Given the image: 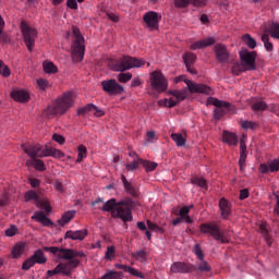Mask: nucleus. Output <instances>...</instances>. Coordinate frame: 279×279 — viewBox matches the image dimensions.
Here are the masks:
<instances>
[{"mask_svg":"<svg viewBox=\"0 0 279 279\" xmlns=\"http://www.w3.org/2000/svg\"><path fill=\"white\" fill-rule=\"evenodd\" d=\"M104 213H111L113 219H121L124 223H128L134 219L132 216V204L129 202H117L116 198H111L104 203L102 208Z\"/></svg>","mask_w":279,"mask_h":279,"instance_id":"1","label":"nucleus"},{"mask_svg":"<svg viewBox=\"0 0 279 279\" xmlns=\"http://www.w3.org/2000/svg\"><path fill=\"white\" fill-rule=\"evenodd\" d=\"M23 151L29 156V158H47L51 156L52 158H63L64 153L56 149L53 147H45L40 146L39 144L35 145H27L23 144L22 145Z\"/></svg>","mask_w":279,"mask_h":279,"instance_id":"2","label":"nucleus"},{"mask_svg":"<svg viewBox=\"0 0 279 279\" xmlns=\"http://www.w3.org/2000/svg\"><path fill=\"white\" fill-rule=\"evenodd\" d=\"M44 252H50V254L58 256L59 258H61V260H68V263H71V260H76V267H80V259L77 258H86V254H84V252L73 248L45 246Z\"/></svg>","mask_w":279,"mask_h":279,"instance_id":"3","label":"nucleus"},{"mask_svg":"<svg viewBox=\"0 0 279 279\" xmlns=\"http://www.w3.org/2000/svg\"><path fill=\"white\" fill-rule=\"evenodd\" d=\"M73 106V93L68 92L61 98H58L53 106H48L45 110L47 117H56V114H64L69 108Z\"/></svg>","mask_w":279,"mask_h":279,"instance_id":"4","label":"nucleus"},{"mask_svg":"<svg viewBox=\"0 0 279 279\" xmlns=\"http://www.w3.org/2000/svg\"><path fill=\"white\" fill-rule=\"evenodd\" d=\"M145 64L146 62L143 59L123 56L111 62V70L123 73V71H130V69H141V66H145Z\"/></svg>","mask_w":279,"mask_h":279,"instance_id":"5","label":"nucleus"},{"mask_svg":"<svg viewBox=\"0 0 279 279\" xmlns=\"http://www.w3.org/2000/svg\"><path fill=\"white\" fill-rule=\"evenodd\" d=\"M72 60L73 62H82L86 51V46L84 45V36H82V33L77 26L72 27Z\"/></svg>","mask_w":279,"mask_h":279,"instance_id":"6","label":"nucleus"},{"mask_svg":"<svg viewBox=\"0 0 279 279\" xmlns=\"http://www.w3.org/2000/svg\"><path fill=\"white\" fill-rule=\"evenodd\" d=\"M199 230L202 234H209V236H213L215 241H220V243H229V239L226 236L223 232H221V229L219 228V225H213V223H202L199 226Z\"/></svg>","mask_w":279,"mask_h":279,"instance_id":"7","label":"nucleus"},{"mask_svg":"<svg viewBox=\"0 0 279 279\" xmlns=\"http://www.w3.org/2000/svg\"><path fill=\"white\" fill-rule=\"evenodd\" d=\"M21 31L24 38L25 46L28 51H33L36 45V38H38V32L36 28H32V26L27 25V23H21Z\"/></svg>","mask_w":279,"mask_h":279,"instance_id":"8","label":"nucleus"},{"mask_svg":"<svg viewBox=\"0 0 279 279\" xmlns=\"http://www.w3.org/2000/svg\"><path fill=\"white\" fill-rule=\"evenodd\" d=\"M207 104L208 106H215L214 118L217 119V121L223 118L226 112L230 110V102L219 100L218 98H215V97H209L207 99Z\"/></svg>","mask_w":279,"mask_h":279,"instance_id":"9","label":"nucleus"},{"mask_svg":"<svg viewBox=\"0 0 279 279\" xmlns=\"http://www.w3.org/2000/svg\"><path fill=\"white\" fill-rule=\"evenodd\" d=\"M76 268H77V260L60 263L56 266L53 270L47 271V278L58 276V274H62L63 276H71L73 269H76Z\"/></svg>","mask_w":279,"mask_h":279,"instance_id":"10","label":"nucleus"},{"mask_svg":"<svg viewBox=\"0 0 279 279\" xmlns=\"http://www.w3.org/2000/svg\"><path fill=\"white\" fill-rule=\"evenodd\" d=\"M150 85L157 93H165V90H167L168 83L162 72L154 71L150 73Z\"/></svg>","mask_w":279,"mask_h":279,"instance_id":"11","label":"nucleus"},{"mask_svg":"<svg viewBox=\"0 0 279 279\" xmlns=\"http://www.w3.org/2000/svg\"><path fill=\"white\" fill-rule=\"evenodd\" d=\"M240 60L247 71H256V51H240Z\"/></svg>","mask_w":279,"mask_h":279,"instance_id":"12","label":"nucleus"},{"mask_svg":"<svg viewBox=\"0 0 279 279\" xmlns=\"http://www.w3.org/2000/svg\"><path fill=\"white\" fill-rule=\"evenodd\" d=\"M102 90L108 93V95H121L123 93V86L117 83V80L111 78L101 82Z\"/></svg>","mask_w":279,"mask_h":279,"instance_id":"13","label":"nucleus"},{"mask_svg":"<svg viewBox=\"0 0 279 279\" xmlns=\"http://www.w3.org/2000/svg\"><path fill=\"white\" fill-rule=\"evenodd\" d=\"M184 83L192 94L202 93L203 95H213V88H210L208 85L197 84L189 80H184Z\"/></svg>","mask_w":279,"mask_h":279,"instance_id":"14","label":"nucleus"},{"mask_svg":"<svg viewBox=\"0 0 279 279\" xmlns=\"http://www.w3.org/2000/svg\"><path fill=\"white\" fill-rule=\"evenodd\" d=\"M214 51L216 54V60H218V62H221V64H226V62L230 60V52L228 51V48L222 44H216L214 47Z\"/></svg>","mask_w":279,"mask_h":279,"instance_id":"15","label":"nucleus"},{"mask_svg":"<svg viewBox=\"0 0 279 279\" xmlns=\"http://www.w3.org/2000/svg\"><path fill=\"white\" fill-rule=\"evenodd\" d=\"M170 271L171 274H191V271H195V267L183 262H175L171 265Z\"/></svg>","mask_w":279,"mask_h":279,"instance_id":"16","label":"nucleus"},{"mask_svg":"<svg viewBox=\"0 0 279 279\" xmlns=\"http://www.w3.org/2000/svg\"><path fill=\"white\" fill-rule=\"evenodd\" d=\"M158 21H160V17H158V14L154 11H149L144 15V23L151 32L158 29Z\"/></svg>","mask_w":279,"mask_h":279,"instance_id":"17","label":"nucleus"},{"mask_svg":"<svg viewBox=\"0 0 279 279\" xmlns=\"http://www.w3.org/2000/svg\"><path fill=\"white\" fill-rule=\"evenodd\" d=\"M259 173H276V171H279V158L275 159L272 161H269L268 165L267 163H260L259 168Z\"/></svg>","mask_w":279,"mask_h":279,"instance_id":"18","label":"nucleus"},{"mask_svg":"<svg viewBox=\"0 0 279 279\" xmlns=\"http://www.w3.org/2000/svg\"><path fill=\"white\" fill-rule=\"evenodd\" d=\"M215 43H216L215 37H207L205 39H201L198 41L193 43L190 46V49L192 51H197V49H205V47H213Z\"/></svg>","mask_w":279,"mask_h":279,"instance_id":"19","label":"nucleus"},{"mask_svg":"<svg viewBox=\"0 0 279 279\" xmlns=\"http://www.w3.org/2000/svg\"><path fill=\"white\" fill-rule=\"evenodd\" d=\"M88 236V230H76V231H66L65 239H71L72 241H84Z\"/></svg>","mask_w":279,"mask_h":279,"instance_id":"20","label":"nucleus"},{"mask_svg":"<svg viewBox=\"0 0 279 279\" xmlns=\"http://www.w3.org/2000/svg\"><path fill=\"white\" fill-rule=\"evenodd\" d=\"M219 208L221 210L222 219H228L230 215H232V207L230 205V202H228V199H226L225 197L220 198Z\"/></svg>","mask_w":279,"mask_h":279,"instance_id":"21","label":"nucleus"},{"mask_svg":"<svg viewBox=\"0 0 279 279\" xmlns=\"http://www.w3.org/2000/svg\"><path fill=\"white\" fill-rule=\"evenodd\" d=\"M32 219H35V221L43 223L46 228H51V226H53V221L47 218V216H45V211H41V210L35 211L34 215L32 216Z\"/></svg>","mask_w":279,"mask_h":279,"instance_id":"22","label":"nucleus"},{"mask_svg":"<svg viewBox=\"0 0 279 279\" xmlns=\"http://www.w3.org/2000/svg\"><path fill=\"white\" fill-rule=\"evenodd\" d=\"M222 141H223V143H227L230 146L233 145L234 147H236V145L239 143V137H236V134H234L232 132L223 131Z\"/></svg>","mask_w":279,"mask_h":279,"instance_id":"23","label":"nucleus"},{"mask_svg":"<svg viewBox=\"0 0 279 279\" xmlns=\"http://www.w3.org/2000/svg\"><path fill=\"white\" fill-rule=\"evenodd\" d=\"M11 95L14 101H19L20 104H27L29 101V94L25 90H15Z\"/></svg>","mask_w":279,"mask_h":279,"instance_id":"24","label":"nucleus"},{"mask_svg":"<svg viewBox=\"0 0 279 279\" xmlns=\"http://www.w3.org/2000/svg\"><path fill=\"white\" fill-rule=\"evenodd\" d=\"M117 269H122V271H125L126 274H131V276H135L136 278H145V276H143V272L136 270L135 268H132L128 265H123V264H116Z\"/></svg>","mask_w":279,"mask_h":279,"instance_id":"25","label":"nucleus"},{"mask_svg":"<svg viewBox=\"0 0 279 279\" xmlns=\"http://www.w3.org/2000/svg\"><path fill=\"white\" fill-rule=\"evenodd\" d=\"M3 29H5V21L0 15V44L8 45V43H10V37L5 32H3Z\"/></svg>","mask_w":279,"mask_h":279,"instance_id":"26","label":"nucleus"},{"mask_svg":"<svg viewBox=\"0 0 279 279\" xmlns=\"http://www.w3.org/2000/svg\"><path fill=\"white\" fill-rule=\"evenodd\" d=\"M31 258H33L35 265H45L47 263V257H45L43 250L35 251Z\"/></svg>","mask_w":279,"mask_h":279,"instance_id":"27","label":"nucleus"},{"mask_svg":"<svg viewBox=\"0 0 279 279\" xmlns=\"http://www.w3.org/2000/svg\"><path fill=\"white\" fill-rule=\"evenodd\" d=\"M122 180V184L126 191V193H129V195H132L133 197H136L138 195V192H136V189H134V186L132 185V183H130L128 181V179L125 178V175L121 177Z\"/></svg>","mask_w":279,"mask_h":279,"instance_id":"28","label":"nucleus"},{"mask_svg":"<svg viewBox=\"0 0 279 279\" xmlns=\"http://www.w3.org/2000/svg\"><path fill=\"white\" fill-rule=\"evenodd\" d=\"M169 95H172V97H175V99L180 101H184L186 97H189V89L183 88L181 90H170Z\"/></svg>","mask_w":279,"mask_h":279,"instance_id":"29","label":"nucleus"},{"mask_svg":"<svg viewBox=\"0 0 279 279\" xmlns=\"http://www.w3.org/2000/svg\"><path fill=\"white\" fill-rule=\"evenodd\" d=\"M73 217H75V210L65 211L61 219L58 220L59 226H66V223H69Z\"/></svg>","mask_w":279,"mask_h":279,"instance_id":"30","label":"nucleus"},{"mask_svg":"<svg viewBox=\"0 0 279 279\" xmlns=\"http://www.w3.org/2000/svg\"><path fill=\"white\" fill-rule=\"evenodd\" d=\"M25 252V243H17L12 248V257L20 258L22 254Z\"/></svg>","mask_w":279,"mask_h":279,"instance_id":"31","label":"nucleus"},{"mask_svg":"<svg viewBox=\"0 0 279 279\" xmlns=\"http://www.w3.org/2000/svg\"><path fill=\"white\" fill-rule=\"evenodd\" d=\"M195 60H197V56L193 52H185L183 54V62H184L185 66L194 65Z\"/></svg>","mask_w":279,"mask_h":279,"instance_id":"32","label":"nucleus"},{"mask_svg":"<svg viewBox=\"0 0 279 279\" xmlns=\"http://www.w3.org/2000/svg\"><path fill=\"white\" fill-rule=\"evenodd\" d=\"M172 141L177 144L178 147H184L186 145V138L181 133H172Z\"/></svg>","mask_w":279,"mask_h":279,"instance_id":"33","label":"nucleus"},{"mask_svg":"<svg viewBox=\"0 0 279 279\" xmlns=\"http://www.w3.org/2000/svg\"><path fill=\"white\" fill-rule=\"evenodd\" d=\"M259 231L262 236L265 239V242L267 243V245H271V236L269 235V230L267 229V225L262 223L259 226Z\"/></svg>","mask_w":279,"mask_h":279,"instance_id":"34","label":"nucleus"},{"mask_svg":"<svg viewBox=\"0 0 279 279\" xmlns=\"http://www.w3.org/2000/svg\"><path fill=\"white\" fill-rule=\"evenodd\" d=\"M146 226L148 230H151V232H159V234H165V228L158 226V223H154L151 220H146Z\"/></svg>","mask_w":279,"mask_h":279,"instance_id":"35","label":"nucleus"},{"mask_svg":"<svg viewBox=\"0 0 279 279\" xmlns=\"http://www.w3.org/2000/svg\"><path fill=\"white\" fill-rule=\"evenodd\" d=\"M245 71H248L246 68H244L243 63L235 62L231 68L232 75H241V73H245Z\"/></svg>","mask_w":279,"mask_h":279,"instance_id":"36","label":"nucleus"},{"mask_svg":"<svg viewBox=\"0 0 279 279\" xmlns=\"http://www.w3.org/2000/svg\"><path fill=\"white\" fill-rule=\"evenodd\" d=\"M196 269L202 274H208V271L213 270V268L208 265V262L204 259H201V263L197 264Z\"/></svg>","mask_w":279,"mask_h":279,"instance_id":"37","label":"nucleus"},{"mask_svg":"<svg viewBox=\"0 0 279 279\" xmlns=\"http://www.w3.org/2000/svg\"><path fill=\"white\" fill-rule=\"evenodd\" d=\"M242 40L245 43V45L250 48V49H256V40L254 38H252V35L250 34H245L242 37Z\"/></svg>","mask_w":279,"mask_h":279,"instance_id":"38","label":"nucleus"},{"mask_svg":"<svg viewBox=\"0 0 279 279\" xmlns=\"http://www.w3.org/2000/svg\"><path fill=\"white\" fill-rule=\"evenodd\" d=\"M268 34L272 38H278L279 39V24L278 23H271L269 28L267 29Z\"/></svg>","mask_w":279,"mask_h":279,"instance_id":"39","label":"nucleus"},{"mask_svg":"<svg viewBox=\"0 0 279 279\" xmlns=\"http://www.w3.org/2000/svg\"><path fill=\"white\" fill-rule=\"evenodd\" d=\"M141 160H143V159L137 158V159H134L132 162L126 163L125 165L126 171H136V169H138V166L143 165V162Z\"/></svg>","mask_w":279,"mask_h":279,"instance_id":"40","label":"nucleus"},{"mask_svg":"<svg viewBox=\"0 0 279 279\" xmlns=\"http://www.w3.org/2000/svg\"><path fill=\"white\" fill-rule=\"evenodd\" d=\"M140 162H142L143 167L145 168V170L147 172L155 171L156 167H158V163H156L154 161H148V160L140 159Z\"/></svg>","mask_w":279,"mask_h":279,"instance_id":"41","label":"nucleus"},{"mask_svg":"<svg viewBox=\"0 0 279 279\" xmlns=\"http://www.w3.org/2000/svg\"><path fill=\"white\" fill-rule=\"evenodd\" d=\"M192 184H195L196 186H199L201 189H208L206 179L199 178V177H194L191 180Z\"/></svg>","mask_w":279,"mask_h":279,"instance_id":"42","label":"nucleus"},{"mask_svg":"<svg viewBox=\"0 0 279 279\" xmlns=\"http://www.w3.org/2000/svg\"><path fill=\"white\" fill-rule=\"evenodd\" d=\"M44 71L49 74L58 73V66L53 62H44Z\"/></svg>","mask_w":279,"mask_h":279,"instance_id":"43","label":"nucleus"},{"mask_svg":"<svg viewBox=\"0 0 279 279\" xmlns=\"http://www.w3.org/2000/svg\"><path fill=\"white\" fill-rule=\"evenodd\" d=\"M31 165L34 166V169H36V171H45L47 169V167H45V161L40 159H33L31 161Z\"/></svg>","mask_w":279,"mask_h":279,"instance_id":"44","label":"nucleus"},{"mask_svg":"<svg viewBox=\"0 0 279 279\" xmlns=\"http://www.w3.org/2000/svg\"><path fill=\"white\" fill-rule=\"evenodd\" d=\"M262 41L264 43V47L266 51H274V44L269 41V35L263 34Z\"/></svg>","mask_w":279,"mask_h":279,"instance_id":"45","label":"nucleus"},{"mask_svg":"<svg viewBox=\"0 0 279 279\" xmlns=\"http://www.w3.org/2000/svg\"><path fill=\"white\" fill-rule=\"evenodd\" d=\"M24 197L26 202H29L32 199H34L35 202H40V197L38 196V193H36V191L34 190L26 192Z\"/></svg>","mask_w":279,"mask_h":279,"instance_id":"46","label":"nucleus"},{"mask_svg":"<svg viewBox=\"0 0 279 279\" xmlns=\"http://www.w3.org/2000/svg\"><path fill=\"white\" fill-rule=\"evenodd\" d=\"M34 265H36V262L34 260V258L28 257L22 264V269H23V271H29V269H32V267H34Z\"/></svg>","mask_w":279,"mask_h":279,"instance_id":"47","label":"nucleus"},{"mask_svg":"<svg viewBox=\"0 0 279 279\" xmlns=\"http://www.w3.org/2000/svg\"><path fill=\"white\" fill-rule=\"evenodd\" d=\"M77 150H78V155H77L76 162H82V160L86 158V151H87L86 146L80 145Z\"/></svg>","mask_w":279,"mask_h":279,"instance_id":"48","label":"nucleus"},{"mask_svg":"<svg viewBox=\"0 0 279 279\" xmlns=\"http://www.w3.org/2000/svg\"><path fill=\"white\" fill-rule=\"evenodd\" d=\"M116 254H117V251H116L114 246H108L107 251L105 253V260L113 259Z\"/></svg>","mask_w":279,"mask_h":279,"instance_id":"49","label":"nucleus"},{"mask_svg":"<svg viewBox=\"0 0 279 279\" xmlns=\"http://www.w3.org/2000/svg\"><path fill=\"white\" fill-rule=\"evenodd\" d=\"M0 75L3 77H10V68L3 63V61L0 60Z\"/></svg>","mask_w":279,"mask_h":279,"instance_id":"50","label":"nucleus"},{"mask_svg":"<svg viewBox=\"0 0 279 279\" xmlns=\"http://www.w3.org/2000/svg\"><path fill=\"white\" fill-rule=\"evenodd\" d=\"M118 80L122 84H125V83L130 82V80H132V73H130V72H128V73H120L118 75Z\"/></svg>","mask_w":279,"mask_h":279,"instance_id":"51","label":"nucleus"},{"mask_svg":"<svg viewBox=\"0 0 279 279\" xmlns=\"http://www.w3.org/2000/svg\"><path fill=\"white\" fill-rule=\"evenodd\" d=\"M252 108L255 110V112H258L260 110H266L267 104H265V101H256L252 105Z\"/></svg>","mask_w":279,"mask_h":279,"instance_id":"52","label":"nucleus"},{"mask_svg":"<svg viewBox=\"0 0 279 279\" xmlns=\"http://www.w3.org/2000/svg\"><path fill=\"white\" fill-rule=\"evenodd\" d=\"M119 276H121V272L109 270L100 279H117Z\"/></svg>","mask_w":279,"mask_h":279,"instance_id":"53","label":"nucleus"},{"mask_svg":"<svg viewBox=\"0 0 279 279\" xmlns=\"http://www.w3.org/2000/svg\"><path fill=\"white\" fill-rule=\"evenodd\" d=\"M194 254L197 256L198 260L204 259V251H202V246L199 244H195Z\"/></svg>","mask_w":279,"mask_h":279,"instance_id":"54","label":"nucleus"},{"mask_svg":"<svg viewBox=\"0 0 279 279\" xmlns=\"http://www.w3.org/2000/svg\"><path fill=\"white\" fill-rule=\"evenodd\" d=\"M174 5L177 8H189L191 0H174Z\"/></svg>","mask_w":279,"mask_h":279,"instance_id":"55","label":"nucleus"},{"mask_svg":"<svg viewBox=\"0 0 279 279\" xmlns=\"http://www.w3.org/2000/svg\"><path fill=\"white\" fill-rule=\"evenodd\" d=\"M95 109V105L89 104L81 109L77 110V114H86V112H92Z\"/></svg>","mask_w":279,"mask_h":279,"instance_id":"56","label":"nucleus"},{"mask_svg":"<svg viewBox=\"0 0 279 279\" xmlns=\"http://www.w3.org/2000/svg\"><path fill=\"white\" fill-rule=\"evenodd\" d=\"M19 232V228L14 225H11L10 228L5 230V235L7 236H14Z\"/></svg>","mask_w":279,"mask_h":279,"instance_id":"57","label":"nucleus"},{"mask_svg":"<svg viewBox=\"0 0 279 279\" xmlns=\"http://www.w3.org/2000/svg\"><path fill=\"white\" fill-rule=\"evenodd\" d=\"M208 0H190V3L194 5V8H205Z\"/></svg>","mask_w":279,"mask_h":279,"instance_id":"58","label":"nucleus"},{"mask_svg":"<svg viewBox=\"0 0 279 279\" xmlns=\"http://www.w3.org/2000/svg\"><path fill=\"white\" fill-rule=\"evenodd\" d=\"M37 86L40 88V90H46L47 86H49V82L45 78H38Z\"/></svg>","mask_w":279,"mask_h":279,"instance_id":"59","label":"nucleus"},{"mask_svg":"<svg viewBox=\"0 0 279 279\" xmlns=\"http://www.w3.org/2000/svg\"><path fill=\"white\" fill-rule=\"evenodd\" d=\"M146 256H147V253L145 251H138V252L133 254V257L136 260H145Z\"/></svg>","mask_w":279,"mask_h":279,"instance_id":"60","label":"nucleus"},{"mask_svg":"<svg viewBox=\"0 0 279 279\" xmlns=\"http://www.w3.org/2000/svg\"><path fill=\"white\" fill-rule=\"evenodd\" d=\"M52 141H54L56 143H59V145H64V143H65L64 136H62L58 133H54L52 135Z\"/></svg>","mask_w":279,"mask_h":279,"instance_id":"61","label":"nucleus"},{"mask_svg":"<svg viewBox=\"0 0 279 279\" xmlns=\"http://www.w3.org/2000/svg\"><path fill=\"white\" fill-rule=\"evenodd\" d=\"M242 128L243 130H254V128H256V123L252 121H243Z\"/></svg>","mask_w":279,"mask_h":279,"instance_id":"62","label":"nucleus"},{"mask_svg":"<svg viewBox=\"0 0 279 279\" xmlns=\"http://www.w3.org/2000/svg\"><path fill=\"white\" fill-rule=\"evenodd\" d=\"M40 208L45 210V213H51V205H49L47 201L40 203Z\"/></svg>","mask_w":279,"mask_h":279,"instance_id":"63","label":"nucleus"},{"mask_svg":"<svg viewBox=\"0 0 279 279\" xmlns=\"http://www.w3.org/2000/svg\"><path fill=\"white\" fill-rule=\"evenodd\" d=\"M247 197H250V190L247 189L241 190L239 198L243 201V199H247Z\"/></svg>","mask_w":279,"mask_h":279,"instance_id":"64","label":"nucleus"}]
</instances>
